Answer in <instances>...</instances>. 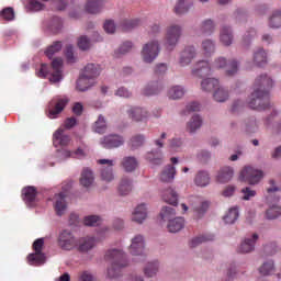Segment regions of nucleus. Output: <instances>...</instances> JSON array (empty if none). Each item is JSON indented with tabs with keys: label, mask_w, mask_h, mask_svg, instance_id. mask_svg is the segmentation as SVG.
I'll use <instances>...</instances> for the list:
<instances>
[{
	"label": "nucleus",
	"mask_w": 281,
	"mask_h": 281,
	"mask_svg": "<svg viewBox=\"0 0 281 281\" xmlns=\"http://www.w3.org/2000/svg\"><path fill=\"white\" fill-rule=\"evenodd\" d=\"M69 104V98L67 97H54L48 103V117L50 120H56L63 111H65V106Z\"/></svg>",
	"instance_id": "obj_6"
},
{
	"label": "nucleus",
	"mask_w": 281,
	"mask_h": 281,
	"mask_svg": "<svg viewBox=\"0 0 281 281\" xmlns=\"http://www.w3.org/2000/svg\"><path fill=\"white\" fill-rule=\"evenodd\" d=\"M0 18L3 19V21H14V9L12 8H5L1 11Z\"/></svg>",
	"instance_id": "obj_57"
},
{
	"label": "nucleus",
	"mask_w": 281,
	"mask_h": 281,
	"mask_svg": "<svg viewBox=\"0 0 281 281\" xmlns=\"http://www.w3.org/2000/svg\"><path fill=\"white\" fill-rule=\"evenodd\" d=\"M203 124V120L199 115H193L190 120V122L187 124V131L189 133H196L199 128H201Z\"/></svg>",
	"instance_id": "obj_33"
},
{
	"label": "nucleus",
	"mask_w": 281,
	"mask_h": 281,
	"mask_svg": "<svg viewBox=\"0 0 281 281\" xmlns=\"http://www.w3.org/2000/svg\"><path fill=\"white\" fill-rule=\"evenodd\" d=\"M207 240H214V236H200L195 237L190 241V247L194 248L198 245H201V243H207Z\"/></svg>",
	"instance_id": "obj_58"
},
{
	"label": "nucleus",
	"mask_w": 281,
	"mask_h": 281,
	"mask_svg": "<svg viewBox=\"0 0 281 281\" xmlns=\"http://www.w3.org/2000/svg\"><path fill=\"white\" fill-rule=\"evenodd\" d=\"M94 132L102 134V133H106V119H104V116L99 115L98 120L94 123Z\"/></svg>",
	"instance_id": "obj_47"
},
{
	"label": "nucleus",
	"mask_w": 281,
	"mask_h": 281,
	"mask_svg": "<svg viewBox=\"0 0 281 281\" xmlns=\"http://www.w3.org/2000/svg\"><path fill=\"white\" fill-rule=\"evenodd\" d=\"M67 192H60L55 195V212L57 216H63L67 212Z\"/></svg>",
	"instance_id": "obj_15"
},
{
	"label": "nucleus",
	"mask_w": 281,
	"mask_h": 281,
	"mask_svg": "<svg viewBox=\"0 0 281 281\" xmlns=\"http://www.w3.org/2000/svg\"><path fill=\"white\" fill-rule=\"evenodd\" d=\"M281 215V207L278 205H272L270 209L267 210L266 216L270 221H273V218H278V216Z\"/></svg>",
	"instance_id": "obj_52"
},
{
	"label": "nucleus",
	"mask_w": 281,
	"mask_h": 281,
	"mask_svg": "<svg viewBox=\"0 0 281 281\" xmlns=\"http://www.w3.org/2000/svg\"><path fill=\"white\" fill-rule=\"evenodd\" d=\"M159 56V42H150L144 45L142 57L145 63H153Z\"/></svg>",
	"instance_id": "obj_9"
},
{
	"label": "nucleus",
	"mask_w": 281,
	"mask_h": 281,
	"mask_svg": "<svg viewBox=\"0 0 281 281\" xmlns=\"http://www.w3.org/2000/svg\"><path fill=\"white\" fill-rule=\"evenodd\" d=\"M191 201L194 203L191 207L196 218H201L210 210V202L207 201L200 202L199 198H191Z\"/></svg>",
	"instance_id": "obj_16"
},
{
	"label": "nucleus",
	"mask_w": 281,
	"mask_h": 281,
	"mask_svg": "<svg viewBox=\"0 0 281 281\" xmlns=\"http://www.w3.org/2000/svg\"><path fill=\"white\" fill-rule=\"evenodd\" d=\"M37 76L38 78H47V76H50V82H60V80H63V58H54L50 67L47 64H42Z\"/></svg>",
	"instance_id": "obj_4"
},
{
	"label": "nucleus",
	"mask_w": 281,
	"mask_h": 281,
	"mask_svg": "<svg viewBox=\"0 0 281 281\" xmlns=\"http://www.w3.org/2000/svg\"><path fill=\"white\" fill-rule=\"evenodd\" d=\"M166 137H168V134L164 132L160 135V138L154 140V144L155 146H157V149H153L150 153L146 154L147 161H149L154 166H161V161L164 157V153L161 151V148H164V139H166Z\"/></svg>",
	"instance_id": "obj_5"
},
{
	"label": "nucleus",
	"mask_w": 281,
	"mask_h": 281,
	"mask_svg": "<svg viewBox=\"0 0 281 281\" xmlns=\"http://www.w3.org/2000/svg\"><path fill=\"white\" fill-rule=\"evenodd\" d=\"M220 82L216 78H206L202 80L201 82V89L202 91H206L207 93L212 91H216V88L218 87Z\"/></svg>",
	"instance_id": "obj_31"
},
{
	"label": "nucleus",
	"mask_w": 281,
	"mask_h": 281,
	"mask_svg": "<svg viewBox=\"0 0 281 281\" xmlns=\"http://www.w3.org/2000/svg\"><path fill=\"white\" fill-rule=\"evenodd\" d=\"M63 49V43L61 42H55L53 45L48 46L45 54L47 58H54V54H58Z\"/></svg>",
	"instance_id": "obj_49"
},
{
	"label": "nucleus",
	"mask_w": 281,
	"mask_h": 281,
	"mask_svg": "<svg viewBox=\"0 0 281 281\" xmlns=\"http://www.w3.org/2000/svg\"><path fill=\"white\" fill-rule=\"evenodd\" d=\"M104 8V0H88L86 12L89 14H100Z\"/></svg>",
	"instance_id": "obj_21"
},
{
	"label": "nucleus",
	"mask_w": 281,
	"mask_h": 281,
	"mask_svg": "<svg viewBox=\"0 0 281 281\" xmlns=\"http://www.w3.org/2000/svg\"><path fill=\"white\" fill-rule=\"evenodd\" d=\"M95 178L93 177V171L89 168H85L81 172L80 183L83 188H91L93 186Z\"/></svg>",
	"instance_id": "obj_26"
},
{
	"label": "nucleus",
	"mask_w": 281,
	"mask_h": 281,
	"mask_svg": "<svg viewBox=\"0 0 281 281\" xmlns=\"http://www.w3.org/2000/svg\"><path fill=\"white\" fill-rule=\"evenodd\" d=\"M195 56H196V49H194L193 46L186 47L180 56V65L182 67H186V65H190L192 63V59Z\"/></svg>",
	"instance_id": "obj_19"
},
{
	"label": "nucleus",
	"mask_w": 281,
	"mask_h": 281,
	"mask_svg": "<svg viewBox=\"0 0 281 281\" xmlns=\"http://www.w3.org/2000/svg\"><path fill=\"white\" fill-rule=\"evenodd\" d=\"M69 142H71V137L65 134L63 128H58L53 135L54 146H68Z\"/></svg>",
	"instance_id": "obj_17"
},
{
	"label": "nucleus",
	"mask_w": 281,
	"mask_h": 281,
	"mask_svg": "<svg viewBox=\"0 0 281 281\" xmlns=\"http://www.w3.org/2000/svg\"><path fill=\"white\" fill-rule=\"evenodd\" d=\"M162 201H165V203H169V205H178L179 194L177 193V191H175V189L169 188L164 191Z\"/></svg>",
	"instance_id": "obj_27"
},
{
	"label": "nucleus",
	"mask_w": 281,
	"mask_h": 281,
	"mask_svg": "<svg viewBox=\"0 0 281 281\" xmlns=\"http://www.w3.org/2000/svg\"><path fill=\"white\" fill-rule=\"evenodd\" d=\"M27 262L29 265H35L36 267L41 265H45V254L43 252L30 254L27 256Z\"/></svg>",
	"instance_id": "obj_36"
},
{
	"label": "nucleus",
	"mask_w": 281,
	"mask_h": 281,
	"mask_svg": "<svg viewBox=\"0 0 281 281\" xmlns=\"http://www.w3.org/2000/svg\"><path fill=\"white\" fill-rule=\"evenodd\" d=\"M241 194H243V201H251V199H254V196H256V190L246 187L244 189H241Z\"/></svg>",
	"instance_id": "obj_59"
},
{
	"label": "nucleus",
	"mask_w": 281,
	"mask_h": 281,
	"mask_svg": "<svg viewBox=\"0 0 281 281\" xmlns=\"http://www.w3.org/2000/svg\"><path fill=\"white\" fill-rule=\"evenodd\" d=\"M160 216L162 221H168V223H170V221L177 216V211L171 206H165L160 212Z\"/></svg>",
	"instance_id": "obj_43"
},
{
	"label": "nucleus",
	"mask_w": 281,
	"mask_h": 281,
	"mask_svg": "<svg viewBox=\"0 0 281 281\" xmlns=\"http://www.w3.org/2000/svg\"><path fill=\"white\" fill-rule=\"evenodd\" d=\"M259 271L262 276H271V273H273L276 271V267L273 266V261L265 262L260 267Z\"/></svg>",
	"instance_id": "obj_51"
},
{
	"label": "nucleus",
	"mask_w": 281,
	"mask_h": 281,
	"mask_svg": "<svg viewBox=\"0 0 281 281\" xmlns=\"http://www.w3.org/2000/svg\"><path fill=\"white\" fill-rule=\"evenodd\" d=\"M162 87L158 82H153L144 88L143 95H146L147 98L150 95H157L159 91H161Z\"/></svg>",
	"instance_id": "obj_39"
},
{
	"label": "nucleus",
	"mask_w": 281,
	"mask_h": 281,
	"mask_svg": "<svg viewBox=\"0 0 281 281\" xmlns=\"http://www.w3.org/2000/svg\"><path fill=\"white\" fill-rule=\"evenodd\" d=\"M100 144L103 148H120V146H124V137L117 134H110L103 136L100 140Z\"/></svg>",
	"instance_id": "obj_11"
},
{
	"label": "nucleus",
	"mask_w": 281,
	"mask_h": 281,
	"mask_svg": "<svg viewBox=\"0 0 281 281\" xmlns=\"http://www.w3.org/2000/svg\"><path fill=\"white\" fill-rule=\"evenodd\" d=\"M22 199L26 205H34V201H36V188L26 187L22 190Z\"/></svg>",
	"instance_id": "obj_24"
},
{
	"label": "nucleus",
	"mask_w": 281,
	"mask_h": 281,
	"mask_svg": "<svg viewBox=\"0 0 281 281\" xmlns=\"http://www.w3.org/2000/svg\"><path fill=\"white\" fill-rule=\"evenodd\" d=\"M262 177L263 173L261 170L254 169V167H246L241 170L239 179L240 181H247L250 186H256V183H260Z\"/></svg>",
	"instance_id": "obj_8"
},
{
	"label": "nucleus",
	"mask_w": 281,
	"mask_h": 281,
	"mask_svg": "<svg viewBox=\"0 0 281 281\" xmlns=\"http://www.w3.org/2000/svg\"><path fill=\"white\" fill-rule=\"evenodd\" d=\"M181 146H183V140H181V138H172L169 140V148H171V150H179Z\"/></svg>",
	"instance_id": "obj_64"
},
{
	"label": "nucleus",
	"mask_w": 281,
	"mask_h": 281,
	"mask_svg": "<svg viewBox=\"0 0 281 281\" xmlns=\"http://www.w3.org/2000/svg\"><path fill=\"white\" fill-rule=\"evenodd\" d=\"M254 87L248 106L255 111L269 109V90L273 87V80L267 75H261L255 80Z\"/></svg>",
	"instance_id": "obj_1"
},
{
	"label": "nucleus",
	"mask_w": 281,
	"mask_h": 281,
	"mask_svg": "<svg viewBox=\"0 0 281 281\" xmlns=\"http://www.w3.org/2000/svg\"><path fill=\"white\" fill-rule=\"evenodd\" d=\"M184 94L186 90L181 86L171 87L168 90V98H170V100H179L183 98Z\"/></svg>",
	"instance_id": "obj_41"
},
{
	"label": "nucleus",
	"mask_w": 281,
	"mask_h": 281,
	"mask_svg": "<svg viewBox=\"0 0 281 281\" xmlns=\"http://www.w3.org/2000/svg\"><path fill=\"white\" fill-rule=\"evenodd\" d=\"M192 5V0H179L175 7L176 14H186Z\"/></svg>",
	"instance_id": "obj_37"
},
{
	"label": "nucleus",
	"mask_w": 281,
	"mask_h": 281,
	"mask_svg": "<svg viewBox=\"0 0 281 281\" xmlns=\"http://www.w3.org/2000/svg\"><path fill=\"white\" fill-rule=\"evenodd\" d=\"M144 142H146V137H144V135H135L131 138V147L139 148L144 146Z\"/></svg>",
	"instance_id": "obj_56"
},
{
	"label": "nucleus",
	"mask_w": 281,
	"mask_h": 281,
	"mask_svg": "<svg viewBox=\"0 0 281 281\" xmlns=\"http://www.w3.org/2000/svg\"><path fill=\"white\" fill-rule=\"evenodd\" d=\"M95 247V239L93 237H82L78 243V251L81 254H87Z\"/></svg>",
	"instance_id": "obj_20"
},
{
	"label": "nucleus",
	"mask_w": 281,
	"mask_h": 281,
	"mask_svg": "<svg viewBox=\"0 0 281 281\" xmlns=\"http://www.w3.org/2000/svg\"><path fill=\"white\" fill-rule=\"evenodd\" d=\"M254 61L258 67L267 65V52L263 48H258L254 54Z\"/></svg>",
	"instance_id": "obj_38"
},
{
	"label": "nucleus",
	"mask_w": 281,
	"mask_h": 281,
	"mask_svg": "<svg viewBox=\"0 0 281 281\" xmlns=\"http://www.w3.org/2000/svg\"><path fill=\"white\" fill-rule=\"evenodd\" d=\"M105 260L111 262V267L108 269V276L110 278H120L122 276V269L128 266L126 254L120 249L108 250L105 252Z\"/></svg>",
	"instance_id": "obj_3"
},
{
	"label": "nucleus",
	"mask_w": 281,
	"mask_h": 281,
	"mask_svg": "<svg viewBox=\"0 0 281 281\" xmlns=\"http://www.w3.org/2000/svg\"><path fill=\"white\" fill-rule=\"evenodd\" d=\"M194 183L198 188H205L210 186V173H207V171H199L195 175Z\"/></svg>",
	"instance_id": "obj_32"
},
{
	"label": "nucleus",
	"mask_w": 281,
	"mask_h": 281,
	"mask_svg": "<svg viewBox=\"0 0 281 281\" xmlns=\"http://www.w3.org/2000/svg\"><path fill=\"white\" fill-rule=\"evenodd\" d=\"M146 216H148L146 204H139L133 212L132 221H134V223L142 224L144 221H146Z\"/></svg>",
	"instance_id": "obj_25"
},
{
	"label": "nucleus",
	"mask_w": 281,
	"mask_h": 281,
	"mask_svg": "<svg viewBox=\"0 0 281 281\" xmlns=\"http://www.w3.org/2000/svg\"><path fill=\"white\" fill-rule=\"evenodd\" d=\"M176 175L177 168L172 165H167L160 173V181H162V183H172Z\"/></svg>",
	"instance_id": "obj_18"
},
{
	"label": "nucleus",
	"mask_w": 281,
	"mask_h": 281,
	"mask_svg": "<svg viewBox=\"0 0 281 281\" xmlns=\"http://www.w3.org/2000/svg\"><path fill=\"white\" fill-rule=\"evenodd\" d=\"M97 164H100L101 166H106L101 169V179L103 181H113V166L115 164L111 159H99Z\"/></svg>",
	"instance_id": "obj_14"
},
{
	"label": "nucleus",
	"mask_w": 281,
	"mask_h": 281,
	"mask_svg": "<svg viewBox=\"0 0 281 281\" xmlns=\"http://www.w3.org/2000/svg\"><path fill=\"white\" fill-rule=\"evenodd\" d=\"M200 32L201 34H212V32H214V21H203L202 24L200 25Z\"/></svg>",
	"instance_id": "obj_50"
},
{
	"label": "nucleus",
	"mask_w": 281,
	"mask_h": 281,
	"mask_svg": "<svg viewBox=\"0 0 281 281\" xmlns=\"http://www.w3.org/2000/svg\"><path fill=\"white\" fill-rule=\"evenodd\" d=\"M182 29L180 25L171 24L167 27L166 31V46L168 49H175L177 47V43L181 38Z\"/></svg>",
	"instance_id": "obj_7"
},
{
	"label": "nucleus",
	"mask_w": 281,
	"mask_h": 281,
	"mask_svg": "<svg viewBox=\"0 0 281 281\" xmlns=\"http://www.w3.org/2000/svg\"><path fill=\"white\" fill-rule=\"evenodd\" d=\"M90 87H93V81L85 77V75L82 74L77 80L78 91H87V89H89Z\"/></svg>",
	"instance_id": "obj_42"
},
{
	"label": "nucleus",
	"mask_w": 281,
	"mask_h": 281,
	"mask_svg": "<svg viewBox=\"0 0 281 281\" xmlns=\"http://www.w3.org/2000/svg\"><path fill=\"white\" fill-rule=\"evenodd\" d=\"M234 177V169L232 167H222L216 176L218 183H228Z\"/></svg>",
	"instance_id": "obj_22"
},
{
	"label": "nucleus",
	"mask_w": 281,
	"mask_h": 281,
	"mask_svg": "<svg viewBox=\"0 0 281 281\" xmlns=\"http://www.w3.org/2000/svg\"><path fill=\"white\" fill-rule=\"evenodd\" d=\"M82 74L85 75V78H88V80H95V78L100 76V66L95 64H88Z\"/></svg>",
	"instance_id": "obj_30"
},
{
	"label": "nucleus",
	"mask_w": 281,
	"mask_h": 281,
	"mask_svg": "<svg viewBox=\"0 0 281 281\" xmlns=\"http://www.w3.org/2000/svg\"><path fill=\"white\" fill-rule=\"evenodd\" d=\"M63 155H64V157H74L75 159H82V157L87 156L85 150H82L80 148H78L75 151L64 150Z\"/></svg>",
	"instance_id": "obj_55"
},
{
	"label": "nucleus",
	"mask_w": 281,
	"mask_h": 281,
	"mask_svg": "<svg viewBox=\"0 0 281 281\" xmlns=\"http://www.w3.org/2000/svg\"><path fill=\"white\" fill-rule=\"evenodd\" d=\"M133 190V182L128 178H122L121 183L119 186V192L122 196H126V194H131Z\"/></svg>",
	"instance_id": "obj_35"
},
{
	"label": "nucleus",
	"mask_w": 281,
	"mask_h": 281,
	"mask_svg": "<svg viewBox=\"0 0 281 281\" xmlns=\"http://www.w3.org/2000/svg\"><path fill=\"white\" fill-rule=\"evenodd\" d=\"M126 113L133 122H144L148 117V111L139 106H127Z\"/></svg>",
	"instance_id": "obj_13"
},
{
	"label": "nucleus",
	"mask_w": 281,
	"mask_h": 281,
	"mask_svg": "<svg viewBox=\"0 0 281 281\" xmlns=\"http://www.w3.org/2000/svg\"><path fill=\"white\" fill-rule=\"evenodd\" d=\"M202 49L205 56H212V54L216 52V45L212 42V40H205L202 42Z\"/></svg>",
	"instance_id": "obj_48"
},
{
	"label": "nucleus",
	"mask_w": 281,
	"mask_h": 281,
	"mask_svg": "<svg viewBox=\"0 0 281 281\" xmlns=\"http://www.w3.org/2000/svg\"><path fill=\"white\" fill-rule=\"evenodd\" d=\"M139 25V20H127L123 23V30L128 32V30H133V27H137Z\"/></svg>",
	"instance_id": "obj_63"
},
{
	"label": "nucleus",
	"mask_w": 281,
	"mask_h": 281,
	"mask_svg": "<svg viewBox=\"0 0 281 281\" xmlns=\"http://www.w3.org/2000/svg\"><path fill=\"white\" fill-rule=\"evenodd\" d=\"M122 166L125 172H133L138 166L137 159L131 156L124 157L122 160Z\"/></svg>",
	"instance_id": "obj_34"
},
{
	"label": "nucleus",
	"mask_w": 281,
	"mask_h": 281,
	"mask_svg": "<svg viewBox=\"0 0 281 281\" xmlns=\"http://www.w3.org/2000/svg\"><path fill=\"white\" fill-rule=\"evenodd\" d=\"M77 45L79 49H82V52H87V49L91 48V40L89 37L82 35L78 38Z\"/></svg>",
	"instance_id": "obj_54"
},
{
	"label": "nucleus",
	"mask_w": 281,
	"mask_h": 281,
	"mask_svg": "<svg viewBox=\"0 0 281 281\" xmlns=\"http://www.w3.org/2000/svg\"><path fill=\"white\" fill-rule=\"evenodd\" d=\"M221 43H223L226 47H229L234 42V34L232 33V29L229 26H223L220 33Z\"/></svg>",
	"instance_id": "obj_29"
},
{
	"label": "nucleus",
	"mask_w": 281,
	"mask_h": 281,
	"mask_svg": "<svg viewBox=\"0 0 281 281\" xmlns=\"http://www.w3.org/2000/svg\"><path fill=\"white\" fill-rule=\"evenodd\" d=\"M157 271H159L158 261L148 262L144 269V273L145 276H147V278H153V276H157Z\"/></svg>",
	"instance_id": "obj_45"
},
{
	"label": "nucleus",
	"mask_w": 281,
	"mask_h": 281,
	"mask_svg": "<svg viewBox=\"0 0 281 281\" xmlns=\"http://www.w3.org/2000/svg\"><path fill=\"white\" fill-rule=\"evenodd\" d=\"M100 223H101V218L100 216H97V215H89V216H86L83 220V224L87 225L88 227H95L100 225Z\"/></svg>",
	"instance_id": "obj_53"
},
{
	"label": "nucleus",
	"mask_w": 281,
	"mask_h": 281,
	"mask_svg": "<svg viewBox=\"0 0 281 281\" xmlns=\"http://www.w3.org/2000/svg\"><path fill=\"white\" fill-rule=\"evenodd\" d=\"M58 243L61 249L70 251V249H74L76 245V237L70 231L65 229L59 234Z\"/></svg>",
	"instance_id": "obj_12"
},
{
	"label": "nucleus",
	"mask_w": 281,
	"mask_h": 281,
	"mask_svg": "<svg viewBox=\"0 0 281 281\" xmlns=\"http://www.w3.org/2000/svg\"><path fill=\"white\" fill-rule=\"evenodd\" d=\"M269 26L278 30V27H281V11H274L272 15L269 19Z\"/></svg>",
	"instance_id": "obj_46"
},
{
	"label": "nucleus",
	"mask_w": 281,
	"mask_h": 281,
	"mask_svg": "<svg viewBox=\"0 0 281 281\" xmlns=\"http://www.w3.org/2000/svg\"><path fill=\"white\" fill-rule=\"evenodd\" d=\"M213 98L215 102H227L229 99V92L224 88L217 87L213 93Z\"/></svg>",
	"instance_id": "obj_40"
},
{
	"label": "nucleus",
	"mask_w": 281,
	"mask_h": 281,
	"mask_svg": "<svg viewBox=\"0 0 281 281\" xmlns=\"http://www.w3.org/2000/svg\"><path fill=\"white\" fill-rule=\"evenodd\" d=\"M130 49H133V43L125 42L120 46V48L115 52V54L116 56H120V54H128Z\"/></svg>",
	"instance_id": "obj_60"
},
{
	"label": "nucleus",
	"mask_w": 281,
	"mask_h": 281,
	"mask_svg": "<svg viewBox=\"0 0 281 281\" xmlns=\"http://www.w3.org/2000/svg\"><path fill=\"white\" fill-rule=\"evenodd\" d=\"M144 236L136 235L134 238H132L130 254H132V256H139L140 260H146V255H144Z\"/></svg>",
	"instance_id": "obj_10"
},
{
	"label": "nucleus",
	"mask_w": 281,
	"mask_h": 281,
	"mask_svg": "<svg viewBox=\"0 0 281 281\" xmlns=\"http://www.w3.org/2000/svg\"><path fill=\"white\" fill-rule=\"evenodd\" d=\"M30 10H33V12H41L43 8H45V4L41 3L37 0H31L29 3Z\"/></svg>",
	"instance_id": "obj_62"
},
{
	"label": "nucleus",
	"mask_w": 281,
	"mask_h": 281,
	"mask_svg": "<svg viewBox=\"0 0 281 281\" xmlns=\"http://www.w3.org/2000/svg\"><path fill=\"white\" fill-rule=\"evenodd\" d=\"M258 239V234H252V238L249 239H245L243 241V244L239 247V252L240 254H249L250 251H254L255 247H256V241Z\"/></svg>",
	"instance_id": "obj_28"
},
{
	"label": "nucleus",
	"mask_w": 281,
	"mask_h": 281,
	"mask_svg": "<svg viewBox=\"0 0 281 281\" xmlns=\"http://www.w3.org/2000/svg\"><path fill=\"white\" fill-rule=\"evenodd\" d=\"M236 221H238V207H232L224 216V222L226 223V225H234Z\"/></svg>",
	"instance_id": "obj_44"
},
{
	"label": "nucleus",
	"mask_w": 281,
	"mask_h": 281,
	"mask_svg": "<svg viewBox=\"0 0 281 281\" xmlns=\"http://www.w3.org/2000/svg\"><path fill=\"white\" fill-rule=\"evenodd\" d=\"M103 30L106 34H115V22L113 20H106L103 24Z\"/></svg>",
	"instance_id": "obj_61"
},
{
	"label": "nucleus",
	"mask_w": 281,
	"mask_h": 281,
	"mask_svg": "<svg viewBox=\"0 0 281 281\" xmlns=\"http://www.w3.org/2000/svg\"><path fill=\"white\" fill-rule=\"evenodd\" d=\"M186 225V220L183 217H176L173 220H169L167 229L171 234H177V232H181Z\"/></svg>",
	"instance_id": "obj_23"
},
{
	"label": "nucleus",
	"mask_w": 281,
	"mask_h": 281,
	"mask_svg": "<svg viewBox=\"0 0 281 281\" xmlns=\"http://www.w3.org/2000/svg\"><path fill=\"white\" fill-rule=\"evenodd\" d=\"M217 69H226V76H236L238 74V61L233 59L227 64V58L217 57L210 66L209 61L200 60L193 67L192 74L198 78H205V76H211L212 71Z\"/></svg>",
	"instance_id": "obj_2"
}]
</instances>
